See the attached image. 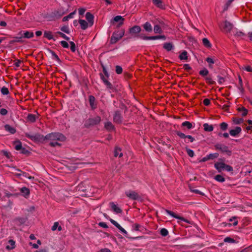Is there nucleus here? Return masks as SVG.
<instances>
[{
    "instance_id": "f257e3e1",
    "label": "nucleus",
    "mask_w": 252,
    "mask_h": 252,
    "mask_svg": "<svg viewBox=\"0 0 252 252\" xmlns=\"http://www.w3.org/2000/svg\"><path fill=\"white\" fill-rule=\"evenodd\" d=\"M45 138L50 140V145L52 147L60 146L58 141H64L65 137L61 133H51L46 135Z\"/></svg>"
},
{
    "instance_id": "f03ea898",
    "label": "nucleus",
    "mask_w": 252,
    "mask_h": 252,
    "mask_svg": "<svg viewBox=\"0 0 252 252\" xmlns=\"http://www.w3.org/2000/svg\"><path fill=\"white\" fill-rule=\"evenodd\" d=\"M214 166L219 172H221L224 170L228 172H231L233 170V168L232 166L225 164L222 161L216 162L214 164Z\"/></svg>"
},
{
    "instance_id": "7ed1b4c3",
    "label": "nucleus",
    "mask_w": 252,
    "mask_h": 252,
    "mask_svg": "<svg viewBox=\"0 0 252 252\" xmlns=\"http://www.w3.org/2000/svg\"><path fill=\"white\" fill-rule=\"evenodd\" d=\"M220 27L223 32L228 33L232 30L233 25L229 22L225 21L220 24Z\"/></svg>"
},
{
    "instance_id": "20e7f679",
    "label": "nucleus",
    "mask_w": 252,
    "mask_h": 252,
    "mask_svg": "<svg viewBox=\"0 0 252 252\" xmlns=\"http://www.w3.org/2000/svg\"><path fill=\"white\" fill-rule=\"evenodd\" d=\"M124 34L125 31L124 30L115 32L111 37V43L112 44L116 43L124 35Z\"/></svg>"
},
{
    "instance_id": "39448f33",
    "label": "nucleus",
    "mask_w": 252,
    "mask_h": 252,
    "mask_svg": "<svg viewBox=\"0 0 252 252\" xmlns=\"http://www.w3.org/2000/svg\"><path fill=\"white\" fill-rule=\"evenodd\" d=\"M101 118L99 116H96L94 118H92L88 119L85 123V126L86 127L97 125L100 123Z\"/></svg>"
},
{
    "instance_id": "423d86ee",
    "label": "nucleus",
    "mask_w": 252,
    "mask_h": 252,
    "mask_svg": "<svg viewBox=\"0 0 252 252\" xmlns=\"http://www.w3.org/2000/svg\"><path fill=\"white\" fill-rule=\"evenodd\" d=\"M125 194L128 198L131 200H135L140 198V196L138 193L134 190H126L125 192Z\"/></svg>"
},
{
    "instance_id": "0eeeda50",
    "label": "nucleus",
    "mask_w": 252,
    "mask_h": 252,
    "mask_svg": "<svg viewBox=\"0 0 252 252\" xmlns=\"http://www.w3.org/2000/svg\"><path fill=\"white\" fill-rule=\"evenodd\" d=\"M165 212L169 215L171 216L172 217H173V218H175L177 219L178 220V222H180V220H182V221H184L186 222H187L189 224L190 223V221L185 219L183 217H180L179 216H178L177 215H176L175 213H174L172 211H169L168 210H165Z\"/></svg>"
},
{
    "instance_id": "6e6552de",
    "label": "nucleus",
    "mask_w": 252,
    "mask_h": 252,
    "mask_svg": "<svg viewBox=\"0 0 252 252\" xmlns=\"http://www.w3.org/2000/svg\"><path fill=\"white\" fill-rule=\"evenodd\" d=\"M242 129L240 126H236L234 129L229 131V134L233 137H237L240 133H241Z\"/></svg>"
},
{
    "instance_id": "1a4fd4ad",
    "label": "nucleus",
    "mask_w": 252,
    "mask_h": 252,
    "mask_svg": "<svg viewBox=\"0 0 252 252\" xmlns=\"http://www.w3.org/2000/svg\"><path fill=\"white\" fill-rule=\"evenodd\" d=\"M216 149L220 150L222 152L227 153L229 152L228 147L225 145L217 144L215 146Z\"/></svg>"
},
{
    "instance_id": "9d476101",
    "label": "nucleus",
    "mask_w": 252,
    "mask_h": 252,
    "mask_svg": "<svg viewBox=\"0 0 252 252\" xmlns=\"http://www.w3.org/2000/svg\"><path fill=\"white\" fill-rule=\"evenodd\" d=\"M94 16L90 12H87L86 14V19L90 24V26H92L94 24Z\"/></svg>"
},
{
    "instance_id": "9b49d317",
    "label": "nucleus",
    "mask_w": 252,
    "mask_h": 252,
    "mask_svg": "<svg viewBox=\"0 0 252 252\" xmlns=\"http://www.w3.org/2000/svg\"><path fill=\"white\" fill-rule=\"evenodd\" d=\"M20 191L22 193V195L25 198H28L30 194V189L24 187L20 189Z\"/></svg>"
},
{
    "instance_id": "f8f14e48",
    "label": "nucleus",
    "mask_w": 252,
    "mask_h": 252,
    "mask_svg": "<svg viewBox=\"0 0 252 252\" xmlns=\"http://www.w3.org/2000/svg\"><path fill=\"white\" fill-rule=\"evenodd\" d=\"M78 22L80 25L81 28L83 30L87 29L89 27V25L90 26L89 23L84 20L80 19L79 20Z\"/></svg>"
},
{
    "instance_id": "ddd939ff",
    "label": "nucleus",
    "mask_w": 252,
    "mask_h": 252,
    "mask_svg": "<svg viewBox=\"0 0 252 252\" xmlns=\"http://www.w3.org/2000/svg\"><path fill=\"white\" fill-rule=\"evenodd\" d=\"M141 28L139 26H134L129 29V33L131 34L138 33L141 31Z\"/></svg>"
},
{
    "instance_id": "4468645a",
    "label": "nucleus",
    "mask_w": 252,
    "mask_h": 252,
    "mask_svg": "<svg viewBox=\"0 0 252 252\" xmlns=\"http://www.w3.org/2000/svg\"><path fill=\"white\" fill-rule=\"evenodd\" d=\"M114 121L117 123H121L122 122L121 115L119 111H116L114 115Z\"/></svg>"
},
{
    "instance_id": "2eb2a0df",
    "label": "nucleus",
    "mask_w": 252,
    "mask_h": 252,
    "mask_svg": "<svg viewBox=\"0 0 252 252\" xmlns=\"http://www.w3.org/2000/svg\"><path fill=\"white\" fill-rule=\"evenodd\" d=\"M37 118L38 117L35 115L29 114L27 117V120L28 122L32 123L35 122Z\"/></svg>"
},
{
    "instance_id": "dca6fc26",
    "label": "nucleus",
    "mask_w": 252,
    "mask_h": 252,
    "mask_svg": "<svg viewBox=\"0 0 252 252\" xmlns=\"http://www.w3.org/2000/svg\"><path fill=\"white\" fill-rule=\"evenodd\" d=\"M89 102L91 108L93 109L96 108V104L95 103V99L93 95L89 96Z\"/></svg>"
},
{
    "instance_id": "f3484780",
    "label": "nucleus",
    "mask_w": 252,
    "mask_h": 252,
    "mask_svg": "<svg viewBox=\"0 0 252 252\" xmlns=\"http://www.w3.org/2000/svg\"><path fill=\"white\" fill-rule=\"evenodd\" d=\"M101 78L108 89H112L113 88V86L111 83L109 82L103 75H101Z\"/></svg>"
},
{
    "instance_id": "a211bd4d",
    "label": "nucleus",
    "mask_w": 252,
    "mask_h": 252,
    "mask_svg": "<svg viewBox=\"0 0 252 252\" xmlns=\"http://www.w3.org/2000/svg\"><path fill=\"white\" fill-rule=\"evenodd\" d=\"M143 27L144 29V30L147 32H150L152 31V26L149 22H146L143 25Z\"/></svg>"
},
{
    "instance_id": "6ab92c4d",
    "label": "nucleus",
    "mask_w": 252,
    "mask_h": 252,
    "mask_svg": "<svg viewBox=\"0 0 252 252\" xmlns=\"http://www.w3.org/2000/svg\"><path fill=\"white\" fill-rule=\"evenodd\" d=\"M4 129L5 130L8 131L11 134H14L16 132L15 128L9 125H5L4 126Z\"/></svg>"
},
{
    "instance_id": "aec40b11",
    "label": "nucleus",
    "mask_w": 252,
    "mask_h": 252,
    "mask_svg": "<svg viewBox=\"0 0 252 252\" xmlns=\"http://www.w3.org/2000/svg\"><path fill=\"white\" fill-rule=\"evenodd\" d=\"M110 206L112 209V210L116 212V213H120L122 212L121 209L117 206L116 204H115L113 202H111L110 203Z\"/></svg>"
},
{
    "instance_id": "412c9836",
    "label": "nucleus",
    "mask_w": 252,
    "mask_h": 252,
    "mask_svg": "<svg viewBox=\"0 0 252 252\" xmlns=\"http://www.w3.org/2000/svg\"><path fill=\"white\" fill-rule=\"evenodd\" d=\"M204 130L206 131L211 132L214 129V127L212 125H210L207 123H205L203 125Z\"/></svg>"
},
{
    "instance_id": "4be33fe9",
    "label": "nucleus",
    "mask_w": 252,
    "mask_h": 252,
    "mask_svg": "<svg viewBox=\"0 0 252 252\" xmlns=\"http://www.w3.org/2000/svg\"><path fill=\"white\" fill-rule=\"evenodd\" d=\"M15 221L17 224L21 225L26 222L27 219L25 218H18L15 219Z\"/></svg>"
},
{
    "instance_id": "5701e85b",
    "label": "nucleus",
    "mask_w": 252,
    "mask_h": 252,
    "mask_svg": "<svg viewBox=\"0 0 252 252\" xmlns=\"http://www.w3.org/2000/svg\"><path fill=\"white\" fill-rule=\"evenodd\" d=\"M44 37L49 40L53 39V35L50 31H45L44 32Z\"/></svg>"
},
{
    "instance_id": "b1692460",
    "label": "nucleus",
    "mask_w": 252,
    "mask_h": 252,
    "mask_svg": "<svg viewBox=\"0 0 252 252\" xmlns=\"http://www.w3.org/2000/svg\"><path fill=\"white\" fill-rule=\"evenodd\" d=\"M142 227L141 225L138 223H134L132 225V231H141Z\"/></svg>"
},
{
    "instance_id": "393cba45",
    "label": "nucleus",
    "mask_w": 252,
    "mask_h": 252,
    "mask_svg": "<svg viewBox=\"0 0 252 252\" xmlns=\"http://www.w3.org/2000/svg\"><path fill=\"white\" fill-rule=\"evenodd\" d=\"M114 156L115 157H119L120 158L123 156V153L121 152V149L118 147H116L114 151Z\"/></svg>"
},
{
    "instance_id": "a878e982",
    "label": "nucleus",
    "mask_w": 252,
    "mask_h": 252,
    "mask_svg": "<svg viewBox=\"0 0 252 252\" xmlns=\"http://www.w3.org/2000/svg\"><path fill=\"white\" fill-rule=\"evenodd\" d=\"M216 60L214 58L208 57L206 59V61L208 63L209 66L211 68L212 67V65L215 63Z\"/></svg>"
},
{
    "instance_id": "bb28decb",
    "label": "nucleus",
    "mask_w": 252,
    "mask_h": 252,
    "mask_svg": "<svg viewBox=\"0 0 252 252\" xmlns=\"http://www.w3.org/2000/svg\"><path fill=\"white\" fill-rule=\"evenodd\" d=\"M163 48L167 51H170L173 48V45L171 43H165L163 45Z\"/></svg>"
},
{
    "instance_id": "cd10ccee",
    "label": "nucleus",
    "mask_w": 252,
    "mask_h": 252,
    "mask_svg": "<svg viewBox=\"0 0 252 252\" xmlns=\"http://www.w3.org/2000/svg\"><path fill=\"white\" fill-rule=\"evenodd\" d=\"M15 247V242L12 240L8 241V245L6 246V248L7 250H12Z\"/></svg>"
},
{
    "instance_id": "c85d7f7f",
    "label": "nucleus",
    "mask_w": 252,
    "mask_h": 252,
    "mask_svg": "<svg viewBox=\"0 0 252 252\" xmlns=\"http://www.w3.org/2000/svg\"><path fill=\"white\" fill-rule=\"evenodd\" d=\"M238 111L241 113L243 116H245L248 114V110L244 107H239Z\"/></svg>"
},
{
    "instance_id": "c756f323",
    "label": "nucleus",
    "mask_w": 252,
    "mask_h": 252,
    "mask_svg": "<svg viewBox=\"0 0 252 252\" xmlns=\"http://www.w3.org/2000/svg\"><path fill=\"white\" fill-rule=\"evenodd\" d=\"M105 127L106 129L109 130H112L114 128V126L111 122H108L105 124Z\"/></svg>"
},
{
    "instance_id": "7c9ffc66",
    "label": "nucleus",
    "mask_w": 252,
    "mask_h": 252,
    "mask_svg": "<svg viewBox=\"0 0 252 252\" xmlns=\"http://www.w3.org/2000/svg\"><path fill=\"white\" fill-rule=\"evenodd\" d=\"M76 13V10L74 11L73 12L70 13L69 14H68L67 16H65L63 18V22L67 21L69 19L73 18L74 15Z\"/></svg>"
},
{
    "instance_id": "2f4dec72",
    "label": "nucleus",
    "mask_w": 252,
    "mask_h": 252,
    "mask_svg": "<svg viewBox=\"0 0 252 252\" xmlns=\"http://www.w3.org/2000/svg\"><path fill=\"white\" fill-rule=\"evenodd\" d=\"M202 43L204 46L207 48L211 47V44L208 39L206 38L202 39Z\"/></svg>"
},
{
    "instance_id": "473e14b6",
    "label": "nucleus",
    "mask_w": 252,
    "mask_h": 252,
    "mask_svg": "<svg viewBox=\"0 0 252 252\" xmlns=\"http://www.w3.org/2000/svg\"><path fill=\"white\" fill-rule=\"evenodd\" d=\"M154 31L155 33H161L162 32L161 28L158 25L154 26Z\"/></svg>"
},
{
    "instance_id": "72a5a7b5",
    "label": "nucleus",
    "mask_w": 252,
    "mask_h": 252,
    "mask_svg": "<svg viewBox=\"0 0 252 252\" xmlns=\"http://www.w3.org/2000/svg\"><path fill=\"white\" fill-rule=\"evenodd\" d=\"M187 52L186 51H183L179 56V58L181 60H186L188 59Z\"/></svg>"
},
{
    "instance_id": "f704fd0d",
    "label": "nucleus",
    "mask_w": 252,
    "mask_h": 252,
    "mask_svg": "<svg viewBox=\"0 0 252 252\" xmlns=\"http://www.w3.org/2000/svg\"><path fill=\"white\" fill-rule=\"evenodd\" d=\"M58 229L59 231H61L62 228L61 226H59V224L58 222H54L53 226L52 227V230L53 231L56 230L57 229Z\"/></svg>"
},
{
    "instance_id": "c9c22d12",
    "label": "nucleus",
    "mask_w": 252,
    "mask_h": 252,
    "mask_svg": "<svg viewBox=\"0 0 252 252\" xmlns=\"http://www.w3.org/2000/svg\"><path fill=\"white\" fill-rule=\"evenodd\" d=\"M25 135L27 137L31 139L32 140H36L38 139V136L36 135L30 134V133H26Z\"/></svg>"
},
{
    "instance_id": "e433bc0d",
    "label": "nucleus",
    "mask_w": 252,
    "mask_h": 252,
    "mask_svg": "<svg viewBox=\"0 0 252 252\" xmlns=\"http://www.w3.org/2000/svg\"><path fill=\"white\" fill-rule=\"evenodd\" d=\"M183 126L186 127L188 129H191L192 128V125L191 123L188 121H185L183 122L182 124Z\"/></svg>"
},
{
    "instance_id": "4c0bfd02",
    "label": "nucleus",
    "mask_w": 252,
    "mask_h": 252,
    "mask_svg": "<svg viewBox=\"0 0 252 252\" xmlns=\"http://www.w3.org/2000/svg\"><path fill=\"white\" fill-rule=\"evenodd\" d=\"M33 33L32 32H30L27 31L23 34V37L27 38H30L33 36Z\"/></svg>"
},
{
    "instance_id": "58836bf2",
    "label": "nucleus",
    "mask_w": 252,
    "mask_h": 252,
    "mask_svg": "<svg viewBox=\"0 0 252 252\" xmlns=\"http://www.w3.org/2000/svg\"><path fill=\"white\" fill-rule=\"evenodd\" d=\"M215 179L218 181V182H223L225 181V179L224 178L220 175H216L215 177Z\"/></svg>"
},
{
    "instance_id": "ea45409f",
    "label": "nucleus",
    "mask_w": 252,
    "mask_h": 252,
    "mask_svg": "<svg viewBox=\"0 0 252 252\" xmlns=\"http://www.w3.org/2000/svg\"><path fill=\"white\" fill-rule=\"evenodd\" d=\"M152 2L158 7H161L162 6V2L161 0H152Z\"/></svg>"
},
{
    "instance_id": "a19ab883",
    "label": "nucleus",
    "mask_w": 252,
    "mask_h": 252,
    "mask_svg": "<svg viewBox=\"0 0 252 252\" xmlns=\"http://www.w3.org/2000/svg\"><path fill=\"white\" fill-rule=\"evenodd\" d=\"M233 33L235 36L237 37H242L245 34L241 31H238L237 30L233 31Z\"/></svg>"
},
{
    "instance_id": "79ce46f5",
    "label": "nucleus",
    "mask_w": 252,
    "mask_h": 252,
    "mask_svg": "<svg viewBox=\"0 0 252 252\" xmlns=\"http://www.w3.org/2000/svg\"><path fill=\"white\" fill-rule=\"evenodd\" d=\"M220 128L223 130H226L228 128V124L225 122L221 123L220 125Z\"/></svg>"
},
{
    "instance_id": "37998d69",
    "label": "nucleus",
    "mask_w": 252,
    "mask_h": 252,
    "mask_svg": "<svg viewBox=\"0 0 252 252\" xmlns=\"http://www.w3.org/2000/svg\"><path fill=\"white\" fill-rule=\"evenodd\" d=\"M233 122L235 124L238 125L242 123L243 120L242 118H233Z\"/></svg>"
},
{
    "instance_id": "c03bdc74",
    "label": "nucleus",
    "mask_w": 252,
    "mask_h": 252,
    "mask_svg": "<svg viewBox=\"0 0 252 252\" xmlns=\"http://www.w3.org/2000/svg\"><path fill=\"white\" fill-rule=\"evenodd\" d=\"M219 154L218 153L210 154L208 155L209 159H213L214 158H217Z\"/></svg>"
},
{
    "instance_id": "a18cd8bd",
    "label": "nucleus",
    "mask_w": 252,
    "mask_h": 252,
    "mask_svg": "<svg viewBox=\"0 0 252 252\" xmlns=\"http://www.w3.org/2000/svg\"><path fill=\"white\" fill-rule=\"evenodd\" d=\"M1 93L3 95L8 94H9L8 89L6 87H3L1 89Z\"/></svg>"
},
{
    "instance_id": "49530a36",
    "label": "nucleus",
    "mask_w": 252,
    "mask_h": 252,
    "mask_svg": "<svg viewBox=\"0 0 252 252\" xmlns=\"http://www.w3.org/2000/svg\"><path fill=\"white\" fill-rule=\"evenodd\" d=\"M160 234L163 236H166L168 234V230L165 228H162L160 231Z\"/></svg>"
},
{
    "instance_id": "de8ad7c7",
    "label": "nucleus",
    "mask_w": 252,
    "mask_h": 252,
    "mask_svg": "<svg viewBox=\"0 0 252 252\" xmlns=\"http://www.w3.org/2000/svg\"><path fill=\"white\" fill-rule=\"evenodd\" d=\"M57 33L59 35H60L62 37H63V38H64V39L68 41L69 40V38L65 34H64V33H63V32H57Z\"/></svg>"
},
{
    "instance_id": "09e8293b",
    "label": "nucleus",
    "mask_w": 252,
    "mask_h": 252,
    "mask_svg": "<svg viewBox=\"0 0 252 252\" xmlns=\"http://www.w3.org/2000/svg\"><path fill=\"white\" fill-rule=\"evenodd\" d=\"M116 72L118 74H121L123 72L122 67L119 65H117L116 66Z\"/></svg>"
},
{
    "instance_id": "8fccbe9b",
    "label": "nucleus",
    "mask_w": 252,
    "mask_h": 252,
    "mask_svg": "<svg viewBox=\"0 0 252 252\" xmlns=\"http://www.w3.org/2000/svg\"><path fill=\"white\" fill-rule=\"evenodd\" d=\"M121 20L122 21H124V19L123 18V17L121 16H116L114 18V21L116 22H118ZM123 24V22H122L121 24Z\"/></svg>"
},
{
    "instance_id": "3c124183",
    "label": "nucleus",
    "mask_w": 252,
    "mask_h": 252,
    "mask_svg": "<svg viewBox=\"0 0 252 252\" xmlns=\"http://www.w3.org/2000/svg\"><path fill=\"white\" fill-rule=\"evenodd\" d=\"M208 72L207 69H204L199 71V74L202 76H206L208 74Z\"/></svg>"
},
{
    "instance_id": "603ef678",
    "label": "nucleus",
    "mask_w": 252,
    "mask_h": 252,
    "mask_svg": "<svg viewBox=\"0 0 252 252\" xmlns=\"http://www.w3.org/2000/svg\"><path fill=\"white\" fill-rule=\"evenodd\" d=\"M186 151H187L188 155L190 157H193L194 156V152L192 150L189 149H187Z\"/></svg>"
},
{
    "instance_id": "864d4df0",
    "label": "nucleus",
    "mask_w": 252,
    "mask_h": 252,
    "mask_svg": "<svg viewBox=\"0 0 252 252\" xmlns=\"http://www.w3.org/2000/svg\"><path fill=\"white\" fill-rule=\"evenodd\" d=\"M70 43V50L72 52H74L75 51V50H76V48H75V43L72 42V41H70L69 42Z\"/></svg>"
},
{
    "instance_id": "5fc2aeb1",
    "label": "nucleus",
    "mask_w": 252,
    "mask_h": 252,
    "mask_svg": "<svg viewBox=\"0 0 252 252\" xmlns=\"http://www.w3.org/2000/svg\"><path fill=\"white\" fill-rule=\"evenodd\" d=\"M61 30L66 33H69V30L67 26H63L61 28Z\"/></svg>"
},
{
    "instance_id": "6e6d98bb",
    "label": "nucleus",
    "mask_w": 252,
    "mask_h": 252,
    "mask_svg": "<svg viewBox=\"0 0 252 252\" xmlns=\"http://www.w3.org/2000/svg\"><path fill=\"white\" fill-rule=\"evenodd\" d=\"M61 45L65 48H68L69 47V45L67 42L65 41H61L60 42Z\"/></svg>"
},
{
    "instance_id": "4d7b16f0",
    "label": "nucleus",
    "mask_w": 252,
    "mask_h": 252,
    "mask_svg": "<svg viewBox=\"0 0 252 252\" xmlns=\"http://www.w3.org/2000/svg\"><path fill=\"white\" fill-rule=\"evenodd\" d=\"M248 123L249 125V126L246 127V129L247 130H252V120H249L248 121Z\"/></svg>"
},
{
    "instance_id": "13d9d810",
    "label": "nucleus",
    "mask_w": 252,
    "mask_h": 252,
    "mask_svg": "<svg viewBox=\"0 0 252 252\" xmlns=\"http://www.w3.org/2000/svg\"><path fill=\"white\" fill-rule=\"evenodd\" d=\"M242 69H244L248 72H252V68L251 66L248 65L246 66H243L241 68Z\"/></svg>"
},
{
    "instance_id": "bf43d9fd",
    "label": "nucleus",
    "mask_w": 252,
    "mask_h": 252,
    "mask_svg": "<svg viewBox=\"0 0 252 252\" xmlns=\"http://www.w3.org/2000/svg\"><path fill=\"white\" fill-rule=\"evenodd\" d=\"M176 134L178 136H179L181 138H185L187 137V135H186L184 133L178 131L176 132Z\"/></svg>"
},
{
    "instance_id": "052dcab7",
    "label": "nucleus",
    "mask_w": 252,
    "mask_h": 252,
    "mask_svg": "<svg viewBox=\"0 0 252 252\" xmlns=\"http://www.w3.org/2000/svg\"><path fill=\"white\" fill-rule=\"evenodd\" d=\"M120 231L121 232H122L126 237H127V232H126V231L123 228L121 225H120V226H119V228H118Z\"/></svg>"
},
{
    "instance_id": "680f3d73",
    "label": "nucleus",
    "mask_w": 252,
    "mask_h": 252,
    "mask_svg": "<svg viewBox=\"0 0 252 252\" xmlns=\"http://www.w3.org/2000/svg\"><path fill=\"white\" fill-rule=\"evenodd\" d=\"M136 36L141 39H143V40H148V36H145L142 34L137 35Z\"/></svg>"
},
{
    "instance_id": "e2e57ef3",
    "label": "nucleus",
    "mask_w": 252,
    "mask_h": 252,
    "mask_svg": "<svg viewBox=\"0 0 252 252\" xmlns=\"http://www.w3.org/2000/svg\"><path fill=\"white\" fill-rule=\"evenodd\" d=\"M21 148H22V145H21V143L18 142L15 144V149L16 150H20L21 149Z\"/></svg>"
},
{
    "instance_id": "0e129e2a",
    "label": "nucleus",
    "mask_w": 252,
    "mask_h": 252,
    "mask_svg": "<svg viewBox=\"0 0 252 252\" xmlns=\"http://www.w3.org/2000/svg\"><path fill=\"white\" fill-rule=\"evenodd\" d=\"M224 241L225 242H228V243H233L234 242V240L230 238V237H226L224 240Z\"/></svg>"
},
{
    "instance_id": "69168bd1",
    "label": "nucleus",
    "mask_w": 252,
    "mask_h": 252,
    "mask_svg": "<svg viewBox=\"0 0 252 252\" xmlns=\"http://www.w3.org/2000/svg\"><path fill=\"white\" fill-rule=\"evenodd\" d=\"M98 225L104 228H107L108 227L107 224L104 222H100L98 223Z\"/></svg>"
},
{
    "instance_id": "338daca9",
    "label": "nucleus",
    "mask_w": 252,
    "mask_h": 252,
    "mask_svg": "<svg viewBox=\"0 0 252 252\" xmlns=\"http://www.w3.org/2000/svg\"><path fill=\"white\" fill-rule=\"evenodd\" d=\"M22 37H16L14 38L13 42H22Z\"/></svg>"
},
{
    "instance_id": "774afa93",
    "label": "nucleus",
    "mask_w": 252,
    "mask_h": 252,
    "mask_svg": "<svg viewBox=\"0 0 252 252\" xmlns=\"http://www.w3.org/2000/svg\"><path fill=\"white\" fill-rule=\"evenodd\" d=\"M22 63V62L20 60H16L14 63V65L16 67H19L20 66V64Z\"/></svg>"
}]
</instances>
